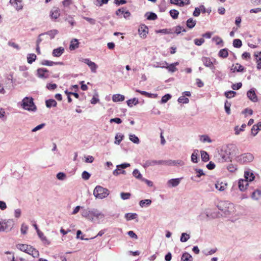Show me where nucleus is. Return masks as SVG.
<instances>
[{
  "label": "nucleus",
  "instance_id": "obj_34",
  "mask_svg": "<svg viewBox=\"0 0 261 261\" xmlns=\"http://www.w3.org/2000/svg\"><path fill=\"white\" fill-rule=\"evenodd\" d=\"M79 47V42L77 39H72L70 42L69 48L70 50H73Z\"/></svg>",
  "mask_w": 261,
  "mask_h": 261
},
{
  "label": "nucleus",
  "instance_id": "obj_55",
  "mask_svg": "<svg viewBox=\"0 0 261 261\" xmlns=\"http://www.w3.org/2000/svg\"><path fill=\"white\" fill-rule=\"evenodd\" d=\"M246 126L245 124H243L242 125L241 127H239L238 126H237L234 127L235 134L238 135L240 134L241 131L244 130V128Z\"/></svg>",
  "mask_w": 261,
  "mask_h": 261
},
{
  "label": "nucleus",
  "instance_id": "obj_45",
  "mask_svg": "<svg viewBox=\"0 0 261 261\" xmlns=\"http://www.w3.org/2000/svg\"><path fill=\"white\" fill-rule=\"evenodd\" d=\"M42 36H43V35H39L38 37V39L37 40V41H36V51L38 54H40V47H39V45L40 43L42 41H43Z\"/></svg>",
  "mask_w": 261,
  "mask_h": 261
},
{
  "label": "nucleus",
  "instance_id": "obj_42",
  "mask_svg": "<svg viewBox=\"0 0 261 261\" xmlns=\"http://www.w3.org/2000/svg\"><path fill=\"white\" fill-rule=\"evenodd\" d=\"M219 56L220 57L225 58L227 57L228 55V50L226 48H224L221 49L218 53Z\"/></svg>",
  "mask_w": 261,
  "mask_h": 261
},
{
  "label": "nucleus",
  "instance_id": "obj_38",
  "mask_svg": "<svg viewBox=\"0 0 261 261\" xmlns=\"http://www.w3.org/2000/svg\"><path fill=\"white\" fill-rule=\"evenodd\" d=\"M45 103L47 108L55 107L57 105L56 101L52 99L46 100Z\"/></svg>",
  "mask_w": 261,
  "mask_h": 261
},
{
  "label": "nucleus",
  "instance_id": "obj_17",
  "mask_svg": "<svg viewBox=\"0 0 261 261\" xmlns=\"http://www.w3.org/2000/svg\"><path fill=\"white\" fill-rule=\"evenodd\" d=\"M81 215L83 217H85L89 221L93 222V218L91 216V210L84 209L81 212Z\"/></svg>",
  "mask_w": 261,
  "mask_h": 261
},
{
  "label": "nucleus",
  "instance_id": "obj_49",
  "mask_svg": "<svg viewBox=\"0 0 261 261\" xmlns=\"http://www.w3.org/2000/svg\"><path fill=\"white\" fill-rule=\"evenodd\" d=\"M129 140L135 144H139L140 140L138 137L134 134L129 135Z\"/></svg>",
  "mask_w": 261,
  "mask_h": 261
},
{
  "label": "nucleus",
  "instance_id": "obj_64",
  "mask_svg": "<svg viewBox=\"0 0 261 261\" xmlns=\"http://www.w3.org/2000/svg\"><path fill=\"white\" fill-rule=\"evenodd\" d=\"M82 178L84 180H88L90 177V174L88 172L84 171L82 174Z\"/></svg>",
  "mask_w": 261,
  "mask_h": 261
},
{
  "label": "nucleus",
  "instance_id": "obj_23",
  "mask_svg": "<svg viewBox=\"0 0 261 261\" xmlns=\"http://www.w3.org/2000/svg\"><path fill=\"white\" fill-rule=\"evenodd\" d=\"M261 129V122H258L257 124L254 125L251 128V134L253 136H255L258 132Z\"/></svg>",
  "mask_w": 261,
  "mask_h": 261
},
{
  "label": "nucleus",
  "instance_id": "obj_29",
  "mask_svg": "<svg viewBox=\"0 0 261 261\" xmlns=\"http://www.w3.org/2000/svg\"><path fill=\"white\" fill-rule=\"evenodd\" d=\"M251 198L255 200H259L261 198V191L259 190L254 191L252 193Z\"/></svg>",
  "mask_w": 261,
  "mask_h": 261
},
{
  "label": "nucleus",
  "instance_id": "obj_53",
  "mask_svg": "<svg viewBox=\"0 0 261 261\" xmlns=\"http://www.w3.org/2000/svg\"><path fill=\"white\" fill-rule=\"evenodd\" d=\"M182 29V27H181L179 25H178L172 29H173V33H175L176 34L178 35V34H179L181 31L184 32H186L185 29Z\"/></svg>",
  "mask_w": 261,
  "mask_h": 261
},
{
  "label": "nucleus",
  "instance_id": "obj_46",
  "mask_svg": "<svg viewBox=\"0 0 261 261\" xmlns=\"http://www.w3.org/2000/svg\"><path fill=\"white\" fill-rule=\"evenodd\" d=\"M138 103V99L136 98L129 99L127 101V104L129 107H132L133 105H136Z\"/></svg>",
  "mask_w": 261,
  "mask_h": 261
},
{
  "label": "nucleus",
  "instance_id": "obj_33",
  "mask_svg": "<svg viewBox=\"0 0 261 261\" xmlns=\"http://www.w3.org/2000/svg\"><path fill=\"white\" fill-rule=\"evenodd\" d=\"M133 176L137 179H139L141 181L143 179V177L142 176V175L140 172L139 170L136 169H135L133 172Z\"/></svg>",
  "mask_w": 261,
  "mask_h": 261
},
{
  "label": "nucleus",
  "instance_id": "obj_61",
  "mask_svg": "<svg viewBox=\"0 0 261 261\" xmlns=\"http://www.w3.org/2000/svg\"><path fill=\"white\" fill-rule=\"evenodd\" d=\"M178 101L180 103H187L189 102V100L188 98L182 96L178 98Z\"/></svg>",
  "mask_w": 261,
  "mask_h": 261
},
{
  "label": "nucleus",
  "instance_id": "obj_19",
  "mask_svg": "<svg viewBox=\"0 0 261 261\" xmlns=\"http://www.w3.org/2000/svg\"><path fill=\"white\" fill-rule=\"evenodd\" d=\"M60 9L58 8H54L50 11V16L51 18L56 19L60 15Z\"/></svg>",
  "mask_w": 261,
  "mask_h": 261
},
{
  "label": "nucleus",
  "instance_id": "obj_16",
  "mask_svg": "<svg viewBox=\"0 0 261 261\" xmlns=\"http://www.w3.org/2000/svg\"><path fill=\"white\" fill-rule=\"evenodd\" d=\"M248 182L247 180H245V179H240L239 180L238 185L240 191H244L246 190L247 186H248Z\"/></svg>",
  "mask_w": 261,
  "mask_h": 261
},
{
  "label": "nucleus",
  "instance_id": "obj_21",
  "mask_svg": "<svg viewBox=\"0 0 261 261\" xmlns=\"http://www.w3.org/2000/svg\"><path fill=\"white\" fill-rule=\"evenodd\" d=\"M64 52V48L63 47H59L53 50L52 55L54 57H59L63 54Z\"/></svg>",
  "mask_w": 261,
  "mask_h": 261
},
{
  "label": "nucleus",
  "instance_id": "obj_6",
  "mask_svg": "<svg viewBox=\"0 0 261 261\" xmlns=\"http://www.w3.org/2000/svg\"><path fill=\"white\" fill-rule=\"evenodd\" d=\"M2 228H3V231H9L13 227L15 222L13 219H10L8 220H2Z\"/></svg>",
  "mask_w": 261,
  "mask_h": 261
},
{
  "label": "nucleus",
  "instance_id": "obj_5",
  "mask_svg": "<svg viewBox=\"0 0 261 261\" xmlns=\"http://www.w3.org/2000/svg\"><path fill=\"white\" fill-rule=\"evenodd\" d=\"M254 159L253 155L251 153H245L237 155L235 158V161L240 164H246L251 162Z\"/></svg>",
  "mask_w": 261,
  "mask_h": 261
},
{
  "label": "nucleus",
  "instance_id": "obj_14",
  "mask_svg": "<svg viewBox=\"0 0 261 261\" xmlns=\"http://www.w3.org/2000/svg\"><path fill=\"white\" fill-rule=\"evenodd\" d=\"M254 175L253 171L251 170H247L244 172V178L248 181H252L254 179Z\"/></svg>",
  "mask_w": 261,
  "mask_h": 261
},
{
  "label": "nucleus",
  "instance_id": "obj_31",
  "mask_svg": "<svg viewBox=\"0 0 261 261\" xmlns=\"http://www.w3.org/2000/svg\"><path fill=\"white\" fill-rule=\"evenodd\" d=\"M151 202H152V201L150 199L142 200L140 201V202H139V205L141 207L148 206L151 204Z\"/></svg>",
  "mask_w": 261,
  "mask_h": 261
},
{
  "label": "nucleus",
  "instance_id": "obj_59",
  "mask_svg": "<svg viewBox=\"0 0 261 261\" xmlns=\"http://www.w3.org/2000/svg\"><path fill=\"white\" fill-rule=\"evenodd\" d=\"M57 178L60 180H64L66 178V175L63 172H59L57 174Z\"/></svg>",
  "mask_w": 261,
  "mask_h": 261
},
{
  "label": "nucleus",
  "instance_id": "obj_62",
  "mask_svg": "<svg viewBox=\"0 0 261 261\" xmlns=\"http://www.w3.org/2000/svg\"><path fill=\"white\" fill-rule=\"evenodd\" d=\"M195 171L197 174V177H200L201 176L205 175L202 169L196 168L195 169Z\"/></svg>",
  "mask_w": 261,
  "mask_h": 261
},
{
  "label": "nucleus",
  "instance_id": "obj_28",
  "mask_svg": "<svg viewBox=\"0 0 261 261\" xmlns=\"http://www.w3.org/2000/svg\"><path fill=\"white\" fill-rule=\"evenodd\" d=\"M227 184L223 183L222 182H217L215 184L216 188L220 191H223L225 190L227 187Z\"/></svg>",
  "mask_w": 261,
  "mask_h": 261
},
{
  "label": "nucleus",
  "instance_id": "obj_41",
  "mask_svg": "<svg viewBox=\"0 0 261 261\" xmlns=\"http://www.w3.org/2000/svg\"><path fill=\"white\" fill-rule=\"evenodd\" d=\"M156 33H163L165 34H172L173 33V29H164L162 30H157L155 32Z\"/></svg>",
  "mask_w": 261,
  "mask_h": 261
},
{
  "label": "nucleus",
  "instance_id": "obj_54",
  "mask_svg": "<svg viewBox=\"0 0 261 261\" xmlns=\"http://www.w3.org/2000/svg\"><path fill=\"white\" fill-rule=\"evenodd\" d=\"M233 45L234 47L240 48L242 45V43L241 40L236 39L233 41Z\"/></svg>",
  "mask_w": 261,
  "mask_h": 261
},
{
  "label": "nucleus",
  "instance_id": "obj_35",
  "mask_svg": "<svg viewBox=\"0 0 261 261\" xmlns=\"http://www.w3.org/2000/svg\"><path fill=\"white\" fill-rule=\"evenodd\" d=\"M181 261H192V256L188 253L185 252L183 253L181 258Z\"/></svg>",
  "mask_w": 261,
  "mask_h": 261
},
{
  "label": "nucleus",
  "instance_id": "obj_40",
  "mask_svg": "<svg viewBox=\"0 0 261 261\" xmlns=\"http://www.w3.org/2000/svg\"><path fill=\"white\" fill-rule=\"evenodd\" d=\"M198 150H195L191 155V161L193 163H196L198 162Z\"/></svg>",
  "mask_w": 261,
  "mask_h": 261
},
{
  "label": "nucleus",
  "instance_id": "obj_9",
  "mask_svg": "<svg viewBox=\"0 0 261 261\" xmlns=\"http://www.w3.org/2000/svg\"><path fill=\"white\" fill-rule=\"evenodd\" d=\"M185 165V163L181 160H167V166H184Z\"/></svg>",
  "mask_w": 261,
  "mask_h": 261
},
{
  "label": "nucleus",
  "instance_id": "obj_47",
  "mask_svg": "<svg viewBox=\"0 0 261 261\" xmlns=\"http://www.w3.org/2000/svg\"><path fill=\"white\" fill-rule=\"evenodd\" d=\"M170 16L173 19H176L178 18L179 15V12L175 9L171 10L169 12Z\"/></svg>",
  "mask_w": 261,
  "mask_h": 261
},
{
  "label": "nucleus",
  "instance_id": "obj_39",
  "mask_svg": "<svg viewBox=\"0 0 261 261\" xmlns=\"http://www.w3.org/2000/svg\"><path fill=\"white\" fill-rule=\"evenodd\" d=\"M155 165H157V160H147L145 162L144 167H148L150 166H154Z\"/></svg>",
  "mask_w": 261,
  "mask_h": 261
},
{
  "label": "nucleus",
  "instance_id": "obj_60",
  "mask_svg": "<svg viewBox=\"0 0 261 261\" xmlns=\"http://www.w3.org/2000/svg\"><path fill=\"white\" fill-rule=\"evenodd\" d=\"M171 98V96L169 94H167L162 97V99H161V102H162V103H166Z\"/></svg>",
  "mask_w": 261,
  "mask_h": 261
},
{
  "label": "nucleus",
  "instance_id": "obj_44",
  "mask_svg": "<svg viewBox=\"0 0 261 261\" xmlns=\"http://www.w3.org/2000/svg\"><path fill=\"white\" fill-rule=\"evenodd\" d=\"M123 135L120 133H118L115 136V144L119 145L123 139Z\"/></svg>",
  "mask_w": 261,
  "mask_h": 261
},
{
  "label": "nucleus",
  "instance_id": "obj_37",
  "mask_svg": "<svg viewBox=\"0 0 261 261\" xmlns=\"http://www.w3.org/2000/svg\"><path fill=\"white\" fill-rule=\"evenodd\" d=\"M231 70L234 72L236 71L238 72L243 71L244 70L243 67L239 64H236L235 66L233 65L231 68Z\"/></svg>",
  "mask_w": 261,
  "mask_h": 261
},
{
  "label": "nucleus",
  "instance_id": "obj_57",
  "mask_svg": "<svg viewBox=\"0 0 261 261\" xmlns=\"http://www.w3.org/2000/svg\"><path fill=\"white\" fill-rule=\"evenodd\" d=\"M28 230V226L24 223H22L21 226L20 231L23 234H25Z\"/></svg>",
  "mask_w": 261,
  "mask_h": 261
},
{
  "label": "nucleus",
  "instance_id": "obj_8",
  "mask_svg": "<svg viewBox=\"0 0 261 261\" xmlns=\"http://www.w3.org/2000/svg\"><path fill=\"white\" fill-rule=\"evenodd\" d=\"M91 217L93 218V222L95 220L102 219L105 217V215L97 209L91 210Z\"/></svg>",
  "mask_w": 261,
  "mask_h": 261
},
{
  "label": "nucleus",
  "instance_id": "obj_4",
  "mask_svg": "<svg viewBox=\"0 0 261 261\" xmlns=\"http://www.w3.org/2000/svg\"><path fill=\"white\" fill-rule=\"evenodd\" d=\"M17 248L22 251L32 255L34 257H37L39 255L38 251L30 245L21 244H18L17 245Z\"/></svg>",
  "mask_w": 261,
  "mask_h": 261
},
{
  "label": "nucleus",
  "instance_id": "obj_24",
  "mask_svg": "<svg viewBox=\"0 0 261 261\" xmlns=\"http://www.w3.org/2000/svg\"><path fill=\"white\" fill-rule=\"evenodd\" d=\"M58 33V31L57 30H53L49 31H48L45 33L41 34L40 35H43L42 38L46 36H48L50 39L54 38L55 36Z\"/></svg>",
  "mask_w": 261,
  "mask_h": 261
},
{
  "label": "nucleus",
  "instance_id": "obj_10",
  "mask_svg": "<svg viewBox=\"0 0 261 261\" xmlns=\"http://www.w3.org/2000/svg\"><path fill=\"white\" fill-rule=\"evenodd\" d=\"M138 32L141 38H146L147 34L148 33V27L145 24L140 25L138 29Z\"/></svg>",
  "mask_w": 261,
  "mask_h": 261
},
{
  "label": "nucleus",
  "instance_id": "obj_50",
  "mask_svg": "<svg viewBox=\"0 0 261 261\" xmlns=\"http://www.w3.org/2000/svg\"><path fill=\"white\" fill-rule=\"evenodd\" d=\"M190 238V236L189 234L187 233L183 232L181 233L180 241L181 242H187Z\"/></svg>",
  "mask_w": 261,
  "mask_h": 261
},
{
  "label": "nucleus",
  "instance_id": "obj_26",
  "mask_svg": "<svg viewBox=\"0 0 261 261\" xmlns=\"http://www.w3.org/2000/svg\"><path fill=\"white\" fill-rule=\"evenodd\" d=\"M199 140L202 143H211L213 141L210 137L207 135H202L199 136Z\"/></svg>",
  "mask_w": 261,
  "mask_h": 261
},
{
  "label": "nucleus",
  "instance_id": "obj_3",
  "mask_svg": "<svg viewBox=\"0 0 261 261\" xmlns=\"http://www.w3.org/2000/svg\"><path fill=\"white\" fill-rule=\"evenodd\" d=\"M110 194L108 189L100 186H97L93 191V195L96 198L102 199L106 198Z\"/></svg>",
  "mask_w": 261,
  "mask_h": 261
},
{
  "label": "nucleus",
  "instance_id": "obj_30",
  "mask_svg": "<svg viewBox=\"0 0 261 261\" xmlns=\"http://www.w3.org/2000/svg\"><path fill=\"white\" fill-rule=\"evenodd\" d=\"M147 19L149 20H154L157 19V15L153 12H147L145 14Z\"/></svg>",
  "mask_w": 261,
  "mask_h": 261
},
{
  "label": "nucleus",
  "instance_id": "obj_18",
  "mask_svg": "<svg viewBox=\"0 0 261 261\" xmlns=\"http://www.w3.org/2000/svg\"><path fill=\"white\" fill-rule=\"evenodd\" d=\"M247 95L248 98L253 102H256L257 101V97L253 89H251L249 90L247 93Z\"/></svg>",
  "mask_w": 261,
  "mask_h": 261
},
{
  "label": "nucleus",
  "instance_id": "obj_52",
  "mask_svg": "<svg viewBox=\"0 0 261 261\" xmlns=\"http://www.w3.org/2000/svg\"><path fill=\"white\" fill-rule=\"evenodd\" d=\"M36 59V56L34 54H31L28 55L27 57L28 62L29 64H32Z\"/></svg>",
  "mask_w": 261,
  "mask_h": 261
},
{
  "label": "nucleus",
  "instance_id": "obj_22",
  "mask_svg": "<svg viewBox=\"0 0 261 261\" xmlns=\"http://www.w3.org/2000/svg\"><path fill=\"white\" fill-rule=\"evenodd\" d=\"M129 166H130V164L128 163H124L120 165H118L117 166V169L113 171V173L115 176H117L120 174V172H119V171L120 170V169H119L120 168L121 169H124Z\"/></svg>",
  "mask_w": 261,
  "mask_h": 261
},
{
  "label": "nucleus",
  "instance_id": "obj_51",
  "mask_svg": "<svg viewBox=\"0 0 261 261\" xmlns=\"http://www.w3.org/2000/svg\"><path fill=\"white\" fill-rule=\"evenodd\" d=\"M201 159L204 162H207L209 160V155L205 151H201Z\"/></svg>",
  "mask_w": 261,
  "mask_h": 261
},
{
  "label": "nucleus",
  "instance_id": "obj_58",
  "mask_svg": "<svg viewBox=\"0 0 261 261\" xmlns=\"http://www.w3.org/2000/svg\"><path fill=\"white\" fill-rule=\"evenodd\" d=\"M236 94V92L233 91H229L225 92V96L227 98H230L231 97H233Z\"/></svg>",
  "mask_w": 261,
  "mask_h": 261
},
{
  "label": "nucleus",
  "instance_id": "obj_63",
  "mask_svg": "<svg viewBox=\"0 0 261 261\" xmlns=\"http://www.w3.org/2000/svg\"><path fill=\"white\" fill-rule=\"evenodd\" d=\"M166 68L169 71L171 72H174L177 70L176 67H174V64H172L169 65H168L167 67H166Z\"/></svg>",
  "mask_w": 261,
  "mask_h": 261
},
{
  "label": "nucleus",
  "instance_id": "obj_56",
  "mask_svg": "<svg viewBox=\"0 0 261 261\" xmlns=\"http://www.w3.org/2000/svg\"><path fill=\"white\" fill-rule=\"evenodd\" d=\"M130 195L131 194L129 193L121 192L120 193L121 198L123 200H127L129 199Z\"/></svg>",
  "mask_w": 261,
  "mask_h": 261
},
{
  "label": "nucleus",
  "instance_id": "obj_7",
  "mask_svg": "<svg viewBox=\"0 0 261 261\" xmlns=\"http://www.w3.org/2000/svg\"><path fill=\"white\" fill-rule=\"evenodd\" d=\"M79 61L86 64L90 67L92 72L95 73L96 72L98 66L94 62L89 59L83 58H80Z\"/></svg>",
  "mask_w": 261,
  "mask_h": 261
},
{
  "label": "nucleus",
  "instance_id": "obj_2",
  "mask_svg": "<svg viewBox=\"0 0 261 261\" xmlns=\"http://www.w3.org/2000/svg\"><path fill=\"white\" fill-rule=\"evenodd\" d=\"M21 106L24 110L30 112H35L37 110V107L32 97H25L22 100Z\"/></svg>",
  "mask_w": 261,
  "mask_h": 261
},
{
  "label": "nucleus",
  "instance_id": "obj_43",
  "mask_svg": "<svg viewBox=\"0 0 261 261\" xmlns=\"http://www.w3.org/2000/svg\"><path fill=\"white\" fill-rule=\"evenodd\" d=\"M124 217L127 221H129L136 219L137 214L136 213H126Z\"/></svg>",
  "mask_w": 261,
  "mask_h": 261
},
{
  "label": "nucleus",
  "instance_id": "obj_48",
  "mask_svg": "<svg viewBox=\"0 0 261 261\" xmlns=\"http://www.w3.org/2000/svg\"><path fill=\"white\" fill-rule=\"evenodd\" d=\"M227 169L229 172L233 173L237 170L238 167L237 165L230 164L227 166Z\"/></svg>",
  "mask_w": 261,
  "mask_h": 261
},
{
  "label": "nucleus",
  "instance_id": "obj_27",
  "mask_svg": "<svg viewBox=\"0 0 261 261\" xmlns=\"http://www.w3.org/2000/svg\"><path fill=\"white\" fill-rule=\"evenodd\" d=\"M124 96L120 94H114L112 96V100L114 102L122 101L124 100Z\"/></svg>",
  "mask_w": 261,
  "mask_h": 261
},
{
  "label": "nucleus",
  "instance_id": "obj_32",
  "mask_svg": "<svg viewBox=\"0 0 261 261\" xmlns=\"http://www.w3.org/2000/svg\"><path fill=\"white\" fill-rule=\"evenodd\" d=\"M37 234L38 237L44 243L47 244H49L50 243L49 241L47 239L46 237L44 235L43 233L40 230L38 231Z\"/></svg>",
  "mask_w": 261,
  "mask_h": 261
},
{
  "label": "nucleus",
  "instance_id": "obj_11",
  "mask_svg": "<svg viewBox=\"0 0 261 261\" xmlns=\"http://www.w3.org/2000/svg\"><path fill=\"white\" fill-rule=\"evenodd\" d=\"M217 159L219 162L224 163L228 161L229 156L225 151L221 150L220 152H219Z\"/></svg>",
  "mask_w": 261,
  "mask_h": 261
},
{
  "label": "nucleus",
  "instance_id": "obj_20",
  "mask_svg": "<svg viewBox=\"0 0 261 261\" xmlns=\"http://www.w3.org/2000/svg\"><path fill=\"white\" fill-rule=\"evenodd\" d=\"M41 64L43 65H45V66H52L56 65H63L64 64V63L62 62H53V61H49V60H44L42 61Z\"/></svg>",
  "mask_w": 261,
  "mask_h": 261
},
{
  "label": "nucleus",
  "instance_id": "obj_1",
  "mask_svg": "<svg viewBox=\"0 0 261 261\" xmlns=\"http://www.w3.org/2000/svg\"><path fill=\"white\" fill-rule=\"evenodd\" d=\"M217 206L218 209L226 215H229L234 212L233 204L227 201H220Z\"/></svg>",
  "mask_w": 261,
  "mask_h": 261
},
{
  "label": "nucleus",
  "instance_id": "obj_13",
  "mask_svg": "<svg viewBox=\"0 0 261 261\" xmlns=\"http://www.w3.org/2000/svg\"><path fill=\"white\" fill-rule=\"evenodd\" d=\"M181 178H172L169 180L167 182V185L169 188L176 187L180 182Z\"/></svg>",
  "mask_w": 261,
  "mask_h": 261
},
{
  "label": "nucleus",
  "instance_id": "obj_36",
  "mask_svg": "<svg viewBox=\"0 0 261 261\" xmlns=\"http://www.w3.org/2000/svg\"><path fill=\"white\" fill-rule=\"evenodd\" d=\"M196 23V21L194 20L193 18H189L187 21V26L189 29H192L194 28Z\"/></svg>",
  "mask_w": 261,
  "mask_h": 261
},
{
  "label": "nucleus",
  "instance_id": "obj_15",
  "mask_svg": "<svg viewBox=\"0 0 261 261\" xmlns=\"http://www.w3.org/2000/svg\"><path fill=\"white\" fill-rule=\"evenodd\" d=\"M10 3L12 5L17 11L21 10L23 6L21 4V1L19 0H10Z\"/></svg>",
  "mask_w": 261,
  "mask_h": 261
},
{
  "label": "nucleus",
  "instance_id": "obj_25",
  "mask_svg": "<svg viewBox=\"0 0 261 261\" xmlns=\"http://www.w3.org/2000/svg\"><path fill=\"white\" fill-rule=\"evenodd\" d=\"M201 61L203 65L207 67H211L212 64L213 63L210 58L206 57H203L201 58Z\"/></svg>",
  "mask_w": 261,
  "mask_h": 261
},
{
  "label": "nucleus",
  "instance_id": "obj_12",
  "mask_svg": "<svg viewBox=\"0 0 261 261\" xmlns=\"http://www.w3.org/2000/svg\"><path fill=\"white\" fill-rule=\"evenodd\" d=\"M37 75L40 78L46 79L49 76L48 71L45 68H39L37 70Z\"/></svg>",
  "mask_w": 261,
  "mask_h": 261
}]
</instances>
